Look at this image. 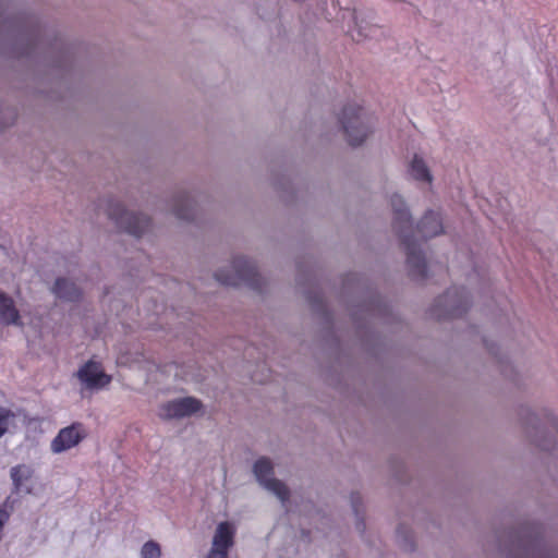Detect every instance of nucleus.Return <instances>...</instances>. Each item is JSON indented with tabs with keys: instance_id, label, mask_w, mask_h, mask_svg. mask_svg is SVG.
<instances>
[{
	"instance_id": "nucleus-1",
	"label": "nucleus",
	"mask_w": 558,
	"mask_h": 558,
	"mask_svg": "<svg viewBox=\"0 0 558 558\" xmlns=\"http://www.w3.org/2000/svg\"><path fill=\"white\" fill-rule=\"evenodd\" d=\"M391 206L393 210V228L399 233L402 245L407 252V265L410 275L416 279H425L427 277V265L418 245L413 235L411 215L399 195L391 197Z\"/></svg>"
},
{
	"instance_id": "nucleus-2",
	"label": "nucleus",
	"mask_w": 558,
	"mask_h": 558,
	"mask_svg": "<svg viewBox=\"0 0 558 558\" xmlns=\"http://www.w3.org/2000/svg\"><path fill=\"white\" fill-rule=\"evenodd\" d=\"M215 278L225 286L238 287L246 284L254 290H260L263 286V279L255 264L245 257H235L231 269H219L215 274Z\"/></svg>"
},
{
	"instance_id": "nucleus-3",
	"label": "nucleus",
	"mask_w": 558,
	"mask_h": 558,
	"mask_svg": "<svg viewBox=\"0 0 558 558\" xmlns=\"http://www.w3.org/2000/svg\"><path fill=\"white\" fill-rule=\"evenodd\" d=\"M339 121L348 143L353 147L362 145L372 132L371 117L360 106L347 105Z\"/></svg>"
},
{
	"instance_id": "nucleus-4",
	"label": "nucleus",
	"mask_w": 558,
	"mask_h": 558,
	"mask_svg": "<svg viewBox=\"0 0 558 558\" xmlns=\"http://www.w3.org/2000/svg\"><path fill=\"white\" fill-rule=\"evenodd\" d=\"M108 216L125 232L141 236L150 227V219L143 214L130 213L119 203L108 206Z\"/></svg>"
},
{
	"instance_id": "nucleus-5",
	"label": "nucleus",
	"mask_w": 558,
	"mask_h": 558,
	"mask_svg": "<svg viewBox=\"0 0 558 558\" xmlns=\"http://www.w3.org/2000/svg\"><path fill=\"white\" fill-rule=\"evenodd\" d=\"M253 471L258 482L265 488L272 492L281 501H287L289 499V489L286 484L272 477L274 468L269 459H258L254 463Z\"/></svg>"
},
{
	"instance_id": "nucleus-6",
	"label": "nucleus",
	"mask_w": 558,
	"mask_h": 558,
	"mask_svg": "<svg viewBox=\"0 0 558 558\" xmlns=\"http://www.w3.org/2000/svg\"><path fill=\"white\" fill-rule=\"evenodd\" d=\"M445 305V313H436V316L440 318H456L465 313L469 308V298L464 289H454L447 291L445 295L437 300V305Z\"/></svg>"
},
{
	"instance_id": "nucleus-7",
	"label": "nucleus",
	"mask_w": 558,
	"mask_h": 558,
	"mask_svg": "<svg viewBox=\"0 0 558 558\" xmlns=\"http://www.w3.org/2000/svg\"><path fill=\"white\" fill-rule=\"evenodd\" d=\"M235 529L228 522H220L213 537V546L207 558H228L229 549L234 545Z\"/></svg>"
},
{
	"instance_id": "nucleus-8",
	"label": "nucleus",
	"mask_w": 558,
	"mask_h": 558,
	"mask_svg": "<svg viewBox=\"0 0 558 558\" xmlns=\"http://www.w3.org/2000/svg\"><path fill=\"white\" fill-rule=\"evenodd\" d=\"M87 433L82 423H73L70 426L61 428L58 435L51 441V450L54 453L66 451L78 445Z\"/></svg>"
},
{
	"instance_id": "nucleus-9",
	"label": "nucleus",
	"mask_w": 558,
	"mask_h": 558,
	"mask_svg": "<svg viewBox=\"0 0 558 558\" xmlns=\"http://www.w3.org/2000/svg\"><path fill=\"white\" fill-rule=\"evenodd\" d=\"M202 408V402L193 397H185L165 403L160 408L159 415L162 418H180L189 416Z\"/></svg>"
},
{
	"instance_id": "nucleus-10",
	"label": "nucleus",
	"mask_w": 558,
	"mask_h": 558,
	"mask_svg": "<svg viewBox=\"0 0 558 558\" xmlns=\"http://www.w3.org/2000/svg\"><path fill=\"white\" fill-rule=\"evenodd\" d=\"M77 377L89 389L102 388L111 383V376L107 375L101 365L94 361L85 363L78 369Z\"/></svg>"
},
{
	"instance_id": "nucleus-11",
	"label": "nucleus",
	"mask_w": 558,
	"mask_h": 558,
	"mask_svg": "<svg viewBox=\"0 0 558 558\" xmlns=\"http://www.w3.org/2000/svg\"><path fill=\"white\" fill-rule=\"evenodd\" d=\"M440 215L433 210L427 211L416 226V232L424 239L434 238L442 232Z\"/></svg>"
},
{
	"instance_id": "nucleus-12",
	"label": "nucleus",
	"mask_w": 558,
	"mask_h": 558,
	"mask_svg": "<svg viewBox=\"0 0 558 558\" xmlns=\"http://www.w3.org/2000/svg\"><path fill=\"white\" fill-rule=\"evenodd\" d=\"M0 322L7 326H22L21 316L11 296L0 290Z\"/></svg>"
},
{
	"instance_id": "nucleus-13",
	"label": "nucleus",
	"mask_w": 558,
	"mask_h": 558,
	"mask_svg": "<svg viewBox=\"0 0 558 558\" xmlns=\"http://www.w3.org/2000/svg\"><path fill=\"white\" fill-rule=\"evenodd\" d=\"M52 291L57 298L71 302L78 301L82 295L81 290L75 286V283L64 278H58L56 280Z\"/></svg>"
},
{
	"instance_id": "nucleus-14",
	"label": "nucleus",
	"mask_w": 558,
	"mask_h": 558,
	"mask_svg": "<svg viewBox=\"0 0 558 558\" xmlns=\"http://www.w3.org/2000/svg\"><path fill=\"white\" fill-rule=\"evenodd\" d=\"M410 174L417 181L432 182V174L424 160L417 155L414 156L410 163Z\"/></svg>"
},
{
	"instance_id": "nucleus-15",
	"label": "nucleus",
	"mask_w": 558,
	"mask_h": 558,
	"mask_svg": "<svg viewBox=\"0 0 558 558\" xmlns=\"http://www.w3.org/2000/svg\"><path fill=\"white\" fill-rule=\"evenodd\" d=\"M161 548L155 541L146 542L141 549V558H160Z\"/></svg>"
},
{
	"instance_id": "nucleus-16",
	"label": "nucleus",
	"mask_w": 558,
	"mask_h": 558,
	"mask_svg": "<svg viewBox=\"0 0 558 558\" xmlns=\"http://www.w3.org/2000/svg\"><path fill=\"white\" fill-rule=\"evenodd\" d=\"M31 475V471L25 465H16L11 469V477L15 486H21L22 483L27 480Z\"/></svg>"
},
{
	"instance_id": "nucleus-17",
	"label": "nucleus",
	"mask_w": 558,
	"mask_h": 558,
	"mask_svg": "<svg viewBox=\"0 0 558 558\" xmlns=\"http://www.w3.org/2000/svg\"><path fill=\"white\" fill-rule=\"evenodd\" d=\"M174 215L179 219L189 220L193 217L192 207L189 199H185L184 206H177Z\"/></svg>"
},
{
	"instance_id": "nucleus-18",
	"label": "nucleus",
	"mask_w": 558,
	"mask_h": 558,
	"mask_svg": "<svg viewBox=\"0 0 558 558\" xmlns=\"http://www.w3.org/2000/svg\"><path fill=\"white\" fill-rule=\"evenodd\" d=\"M11 416H13L11 411L0 409V437L7 432Z\"/></svg>"
}]
</instances>
